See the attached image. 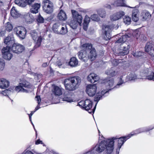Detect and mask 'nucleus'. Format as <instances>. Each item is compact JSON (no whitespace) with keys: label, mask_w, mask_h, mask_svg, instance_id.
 Returning <instances> with one entry per match:
<instances>
[{"label":"nucleus","mask_w":154,"mask_h":154,"mask_svg":"<svg viewBox=\"0 0 154 154\" xmlns=\"http://www.w3.org/2000/svg\"><path fill=\"white\" fill-rule=\"evenodd\" d=\"M30 34L35 42L36 44L35 47H38V30H32L30 32Z\"/></svg>","instance_id":"nucleus-15"},{"label":"nucleus","mask_w":154,"mask_h":154,"mask_svg":"<svg viewBox=\"0 0 154 154\" xmlns=\"http://www.w3.org/2000/svg\"><path fill=\"white\" fill-rule=\"evenodd\" d=\"M81 81V78L77 76L68 78L65 79L64 85L66 90L73 91L79 87Z\"/></svg>","instance_id":"nucleus-2"},{"label":"nucleus","mask_w":154,"mask_h":154,"mask_svg":"<svg viewBox=\"0 0 154 154\" xmlns=\"http://www.w3.org/2000/svg\"><path fill=\"white\" fill-rule=\"evenodd\" d=\"M114 25H103L102 27V36L106 40L110 39L111 38V32L114 27Z\"/></svg>","instance_id":"nucleus-5"},{"label":"nucleus","mask_w":154,"mask_h":154,"mask_svg":"<svg viewBox=\"0 0 154 154\" xmlns=\"http://www.w3.org/2000/svg\"><path fill=\"white\" fill-rule=\"evenodd\" d=\"M38 4L35 3L32 5V8L31 9V12L33 14H36L38 12Z\"/></svg>","instance_id":"nucleus-31"},{"label":"nucleus","mask_w":154,"mask_h":154,"mask_svg":"<svg viewBox=\"0 0 154 154\" xmlns=\"http://www.w3.org/2000/svg\"><path fill=\"white\" fill-rule=\"evenodd\" d=\"M153 46V45L152 43L147 42L145 47V51L149 54L150 52H152V50L154 49Z\"/></svg>","instance_id":"nucleus-30"},{"label":"nucleus","mask_w":154,"mask_h":154,"mask_svg":"<svg viewBox=\"0 0 154 154\" xmlns=\"http://www.w3.org/2000/svg\"><path fill=\"white\" fill-rule=\"evenodd\" d=\"M57 17L60 20L63 21L66 20L67 19L66 13L62 10L60 11L58 14Z\"/></svg>","instance_id":"nucleus-20"},{"label":"nucleus","mask_w":154,"mask_h":154,"mask_svg":"<svg viewBox=\"0 0 154 154\" xmlns=\"http://www.w3.org/2000/svg\"><path fill=\"white\" fill-rule=\"evenodd\" d=\"M114 5L116 6L128 7L124 3V0H117L114 2ZM131 8H132L130 6H128Z\"/></svg>","instance_id":"nucleus-26"},{"label":"nucleus","mask_w":154,"mask_h":154,"mask_svg":"<svg viewBox=\"0 0 154 154\" xmlns=\"http://www.w3.org/2000/svg\"><path fill=\"white\" fill-rule=\"evenodd\" d=\"M32 125L33 126V128L34 129V130H35V134H36V137H37V131H36L35 129V127H34V125L32 124Z\"/></svg>","instance_id":"nucleus-64"},{"label":"nucleus","mask_w":154,"mask_h":154,"mask_svg":"<svg viewBox=\"0 0 154 154\" xmlns=\"http://www.w3.org/2000/svg\"><path fill=\"white\" fill-rule=\"evenodd\" d=\"M10 48L9 47L6 46V47H4L2 50L3 58L9 60L11 59L13 56L12 54L10 53Z\"/></svg>","instance_id":"nucleus-9"},{"label":"nucleus","mask_w":154,"mask_h":154,"mask_svg":"<svg viewBox=\"0 0 154 154\" xmlns=\"http://www.w3.org/2000/svg\"><path fill=\"white\" fill-rule=\"evenodd\" d=\"M21 154H34V153L32 151L25 150Z\"/></svg>","instance_id":"nucleus-55"},{"label":"nucleus","mask_w":154,"mask_h":154,"mask_svg":"<svg viewBox=\"0 0 154 154\" xmlns=\"http://www.w3.org/2000/svg\"><path fill=\"white\" fill-rule=\"evenodd\" d=\"M57 66L60 67V68H64V67L65 66V63L62 62L61 61L59 60L57 62Z\"/></svg>","instance_id":"nucleus-47"},{"label":"nucleus","mask_w":154,"mask_h":154,"mask_svg":"<svg viewBox=\"0 0 154 154\" xmlns=\"http://www.w3.org/2000/svg\"><path fill=\"white\" fill-rule=\"evenodd\" d=\"M10 48L13 52L17 54L21 53L24 50V47L23 45L15 43Z\"/></svg>","instance_id":"nucleus-10"},{"label":"nucleus","mask_w":154,"mask_h":154,"mask_svg":"<svg viewBox=\"0 0 154 154\" xmlns=\"http://www.w3.org/2000/svg\"><path fill=\"white\" fill-rule=\"evenodd\" d=\"M46 20V19H44L42 16L39 14V23H43Z\"/></svg>","instance_id":"nucleus-53"},{"label":"nucleus","mask_w":154,"mask_h":154,"mask_svg":"<svg viewBox=\"0 0 154 154\" xmlns=\"http://www.w3.org/2000/svg\"><path fill=\"white\" fill-rule=\"evenodd\" d=\"M11 16L14 17H18L20 15L16 9L14 7H13L11 9Z\"/></svg>","instance_id":"nucleus-33"},{"label":"nucleus","mask_w":154,"mask_h":154,"mask_svg":"<svg viewBox=\"0 0 154 154\" xmlns=\"http://www.w3.org/2000/svg\"><path fill=\"white\" fill-rule=\"evenodd\" d=\"M35 0H25V2L27 4L30 5Z\"/></svg>","instance_id":"nucleus-56"},{"label":"nucleus","mask_w":154,"mask_h":154,"mask_svg":"<svg viewBox=\"0 0 154 154\" xmlns=\"http://www.w3.org/2000/svg\"><path fill=\"white\" fill-rule=\"evenodd\" d=\"M44 11L46 13L50 14L53 11V3L49 0H44L42 3Z\"/></svg>","instance_id":"nucleus-6"},{"label":"nucleus","mask_w":154,"mask_h":154,"mask_svg":"<svg viewBox=\"0 0 154 154\" xmlns=\"http://www.w3.org/2000/svg\"><path fill=\"white\" fill-rule=\"evenodd\" d=\"M5 65V63L3 61L0 62V70H2Z\"/></svg>","instance_id":"nucleus-57"},{"label":"nucleus","mask_w":154,"mask_h":154,"mask_svg":"<svg viewBox=\"0 0 154 154\" xmlns=\"http://www.w3.org/2000/svg\"><path fill=\"white\" fill-rule=\"evenodd\" d=\"M67 32V28L66 26H62L61 29L59 30V32L58 34L64 35L66 34Z\"/></svg>","instance_id":"nucleus-36"},{"label":"nucleus","mask_w":154,"mask_h":154,"mask_svg":"<svg viewBox=\"0 0 154 154\" xmlns=\"http://www.w3.org/2000/svg\"><path fill=\"white\" fill-rule=\"evenodd\" d=\"M4 43L7 45L10 48L11 45H13L15 43V40L14 37L13 35H9L4 40Z\"/></svg>","instance_id":"nucleus-17"},{"label":"nucleus","mask_w":154,"mask_h":154,"mask_svg":"<svg viewBox=\"0 0 154 154\" xmlns=\"http://www.w3.org/2000/svg\"><path fill=\"white\" fill-rule=\"evenodd\" d=\"M142 19L143 21L149 19L151 17V15L149 12L146 11H143L141 14Z\"/></svg>","instance_id":"nucleus-21"},{"label":"nucleus","mask_w":154,"mask_h":154,"mask_svg":"<svg viewBox=\"0 0 154 154\" xmlns=\"http://www.w3.org/2000/svg\"><path fill=\"white\" fill-rule=\"evenodd\" d=\"M144 131V130H143V128H139L135 131L134 132H131L129 134H130V136H131H131H132L134 135L137 134Z\"/></svg>","instance_id":"nucleus-37"},{"label":"nucleus","mask_w":154,"mask_h":154,"mask_svg":"<svg viewBox=\"0 0 154 154\" xmlns=\"http://www.w3.org/2000/svg\"><path fill=\"white\" fill-rule=\"evenodd\" d=\"M79 23L74 19L71 20L69 23V25L71 28L73 29H76Z\"/></svg>","instance_id":"nucleus-32"},{"label":"nucleus","mask_w":154,"mask_h":154,"mask_svg":"<svg viewBox=\"0 0 154 154\" xmlns=\"http://www.w3.org/2000/svg\"><path fill=\"white\" fill-rule=\"evenodd\" d=\"M53 92L55 95L57 96H60L62 94V89L57 86L54 87Z\"/></svg>","instance_id":"nucleus-27"},{"label":"nucleus","mask_w":154,"mask_h":154,"mask_svg":"<svg viewBox=\"0 0 154 154\" xmlns=\"http://www.w3.org/2000/svg\"><path fill=\"white\" fill-rule=\"evenodd\" d=\"M31 74L33 75L34 77L35 78L38 79V75L37 73H34L32 72L31 73Z\"/></svg>","instance_id":"nucleus-58"},{"label":"nucleus","mask_w":154,"mask_h":154,"mask_svg":"<svg viewBox=\"0 0 154 154\" xmlns=\"http://www.w3.org/2000/svg\"><path fill=\"white\" fill-rule=\"evenodd\" d=\"M78 56L80 59L86 62L88 59H90L91 61L94 60L97 56V54L94 49L90 52V54L86 51L82 50L78 53Z\"/></svg>","instance_id":"nucleus-3"},{"label":"nucleus","mask_w":154,"mask_h":154,"mask_svg":"<svg viewBox=\"0 0 154 154\" xmlns=\"http://www.w3.org/2000/svg\"><path fill=\"white\" fill-rule=\"evenodd\" d=\"M119 79V81L118 82L117 84L116 85V86L114 87V88H119V86L124 83V81L123 80H122V78H121V77Z\"/></svg>","instance_id":"nucleus-50"},{"label":"nucleus","mask_w":154,"mask_h":154,"mask_svg":"<svg viewBox=\"0 0 154 154\" xmlns=\"http://www.w3.org/2000/svg\"><path fill=\"white\" fill-rule=\"evenodd\" d=\"M16 35L21 40L24 39L26 36V29L23 27L18 26L15 29Z\"/></svg>","instance_id":"nucleus-7"},{"label":"nucleus","mask_w":154,"mask_h":154,"mask_svg":"<svg viewBox=\"0 0 154 154\" xmlns=\"http://www.w3.org/2000/svg\"><path fill=\"white\" fill-rule=\"evenodd\" d=\"M14 2L16 4L22 7H25L26 5L24 0H15Z\"/></svg>","instance_id":"nucleus-34"},{"label":"nucleus","mask_w":154,"mask_h":154,"mask_svg":"<svg viewBox=\"0 0 154 154\" xmlns=\"http://www.w3.org/2000/svg\"><path fill=\"white\" fill-rule=\"evenodd\" d=\"M124 22L127 24H129L131 21V18L128 16H125L123 19Z\"/></svg>","instance_id":"nucleus-40"},{"label":"nucleus","mask_w":154,"mask_h":154,"mask_svg":"<svg viewBox=\"0 0 154 154\" xmlns=\"http://www.w3.org/2000/svg\"><path fill=\"white\" fill-rule=\"evenodd\" d=\"M72 15L73 17V19L79 23L80 26H81L83 20L82 15L79 14L78 12L75 10L72 11Z\"/></svg>","instance_id":"nucleus-13"},{"label":"nucleus","mask_w":154,"mask_h":154,"mask_svg":"<svg viewBox=\"0 0 154 154\" xmlns=\"http://www.w3.org/2000/svg\"><path fill=\"white\" fill-rule=\"evenodd\" d=\"M85 101H82L79 102V105L82 107L85 108Z\"/></svg>","instance_id":"nucleus-54"},{"label":"nucleus","mask_w":154,"mask_h":154,"mask_svg":"<svg viewBox=\"0 0 154 154\" xmlns=\"http://www.w3.org/2000/svg\"><path fill=\"white\" fill-rule=\"evenodd\" d=\"M149 54L154 57V49L152 50V52H150Z\"/></svg>","instance_id":"nucleus-59"},{"label":"nucleus","mask_w":154,"mask_h":154,"mask_svg":"<svg viewBox=\"0 0 154 154\" xmlns=\"http://www.w3.org/2000/svg\"><path fill=\"white\" fill-rule=\"evenodd\" d=\"M32 86L30 84L25 80H23L19 83V86H16L15 88L16 91L19 92L20 91L23 92H28V90L26 88H30Z\"/></svg>","instance_id":"nucleus-4"},{"label":"nucleus","mask_w":154,"mask_h":154,"mask_svg":"<svg viewBox=\"0 0 154 154\" xmlns=\"http://www.w3.org/2000/svg\"><path fill=\"white\" fill-rule=\"evenodd\" d=\"M123 61L122 60H114L112 61V64L114 66H117L119 63H122Z\"/></svg>","instance_id":"nucleus-41"},{"label":"nucleus","mask_w":154,"mask_h":154,"mask_svg":"<svg viewBox=\"0 0 154 154\" xmlns=\"http://www.w3.org/2000/svg\"><path fill=\"white\" fill-rule=\"evenodd\" d=\"M125 15L124 12L120 11L113 14L110 16V20L112 21H116Z\"/></svg>","instance_id":"nucleus-16"},{"label":"nucleus","mask_w":154,"mask_h":154,"mask_svg":"<svg viewBox=\"0 0 154 154\" xmlns=\"http://www.w3.org/2000/svg\"><path fill=\"white\" fill-rule=\"evenodd\" d=\"M13 29L12 25L9 23L8 22L6 26V30L10 32Z\"/></svg>","instance_id":"nucleus-42"},{"label":"nucleus","mask_w":154,"mask_h":154,"mask_svg":"<svg viewBox=\"0 0 154 154\" xmlns=\"http://www.w3.org/2000/svg\"><path fill=\"white\" fill-rule=\"evenodd\" d=\"M63 100L66 101L68 102H72L73 100L70 97L67 96H65L63 98Z\"/></svg>","instance_id":"nucleus-49"},{"label":"nucleus","mask_w":154,"mask_h":154,"mask_svg":"<svg viewBox=\"0 0 154 154\" xmlns=\"http://www.w3.org/2000/svg\"><path fill=\"white\" fill-rule=\"evenodd\" d=\"M91 19L92 20L98 21L99 20V18L97 14H94L91 16Z\"/></svg>","instance_id":"nucleus-48"},{"label":"nucleus","mask_w":154,"mask_h":154,"mask_svg":"<svg viewBox=\"0 0 154 154\" xmlns=\"http://www.w3.org/2000/svg\"><path fill=\"white\" fill-rule=\"evenodd\" d=\"M9 85L8 81L4 79H0V88H5L8 87Z\"/></svg>","instance_id":"nucleus-22"},{"label":"nucleus","mask_w":154,"mask_h":154,"mask_svg":"<svg viewBox=\"0 0 154 154\" xmlns=\"http://www.w3.org/2000/svg\"><path fill=\"white\" fill-rule=\"evenodd\" d=\"M99 79L98 76L94 73H91L87 77L88 81L91 83H94L97 81Z\"/></svg>","instance_id":"nucleus-19"},{"label":"nucleus","mask_w":154,"mask_h":154,"mask_svg":"<svg viewBox=\"0 0 154 154\" xmlns=\"http://www.w3.org/2000/svg\"><path fill=\"white\" fill-rule=\"evenodd\" d=\"M105 7L108 9H111V6L109 5H105Z\"/></svg>","instance_id":"nucleus-62"},{"label":"nucleus","mask_w":154,"mask_h":154,"mask_svg":"<svg viewBox=\"0 0 154 154\" xmlns=\"http://www.w3.org/2000/svg\"><path fill=\"white\" fill-rule=\"evenodd\" d=\"M60 25V24L59 23H57L54 24L52 27V29L54 33L57 34L58 33L59 30L58 28Z\"/></svg>","instance_id":"nucleus-35"},{"label":"nucleus","mask_w":154,"mask_h":154,"mask_svg":"<svg viewBox=\"0 0 154 154\" xmlns=\"http://www.w3.org/2000/svg\"><path fill=\"white\" fill-rule=\"evenodd\" d=\"M147 79L149 80H153L154 81V72H152L151 74L147 77Z\"/></svg>","instance_id":"nucleus-51"},{"label":"nucleus","mask_w":154,"mask_h":154,"mask_svg":"<svg viewBox=\"0 0 154 154\" xmlns=\"http://www.w3.org/2000/svg\"><path fill=\"white\" fill-rule=\"evenodd\" d=\"M121 46L122 48L123 47V49H119V52H118V54L122 55L127 54L129 52L128 49L130 48V46L129 44L123 43Z\"/></svg>","instance_id":"nucleus-12"},{"label":"nucleus","mask_w":154,"mask_h":154,"mask_svg":"<svg viewBox=\"0 0 154 154\" xmlns=\"http://www.w3.org/2000/svg\"><path fill=\"white\" fill-rule=\"evenodd\" d=\"M24 17L25 19V21L27 23H32V20L29 14H28L27 15L25 16Z\"/></svg>","instance_id":"nucleus-38"},{"label":"nucleus","mask_w":154,"mask_h":154,"mask_svg":"<svg viewBox=\"0 0 154 154\" xmlns=\"http://www.w3.org/2000/svg\"><path fill=\"white\" fill-rule=\"evenodd\" d=\"M128 77L130 80H134L136 79L137 76L135 74L131 73L128 75Z\"/></svg>","instance_id":"nucleus-46"},{"label":"nucleus","mask_w":154,"mask_h":154,"mask_svg":"<svg viewBox=\"0 0 154 154\" xmlns=\"http://www.w3.org/2000/svg\"><path fill=\"white\" fill-rule=\"evenodd\" d=\"M131 137L130 134H128V135L123 137H121L119 138H118L116 137L117 139H118V148L116 149V153H118V154L119 153L120 149L121 148V146L124 143V142L126 140L130 137Z\"/></svg>","instance_id":"nucleus-11"},{"label":"nucleus","mask_w":154,"mask_h":154,"mask_svg":"<svg viewBox=\"0 0 154 154\" xmlns=\"http://www.w3.org/2000/svg\"><path fill=\"white\" fill-rule=\"evenodd\" d=\"M139 10L137 9L134 10L132 11V19L135 22H137L139 20Z\"/></svg>","instance_id":"nucleus-24"},{"label":"nucleus","mask_w":154,"mask_h":154,"mask_svg":"<svg viewBox=\"0 0 154 154\" xmlns=\"http://www.w3.org/2000/svg\"><path fill=\"white\" fill-rule=\"evenodd\" d=\"M69 65L71 66L75 67L78 64V60L75 57H73L71 58L69 63Z\"/></svg>","instance_id":"nucleus-29"},{"label":"nucleus","mask_w":154,"mask_h":154,"mask_svg":"<svg viewBox=\"0 0 154 154\" xmlns=\"http://www.w3.org/2000/svg\"><path fill=\"white\" fill-rule=\"evenodd\" d=\"M48 64L47 63H45L42 64V66L43 67H45L48 66Z\"/></svg>","instance_id":"nucleus-61"},{"label":"nucleus","mask_w":154,"mask_h":154,"mask_svg":"<svg viewBox=\"0 0 154 154\" xmlns=\"http://www.w3.org/2000/svg\"><path fill=\"white\" fill-rule=\"evenodd\" d=\"M110 89H106V90H103L101 92H99L98 93L95 97L94 100L98 102L100 100L102 97L105 94H106L108 93L109 90Z\"/></svg>","instance_id":"nucleus-18"},{"label":"nucleus","mask_w":154,"mask_h":154,"mask_svg":"<svg viewBox=\"0 0 154 154\" xmlns=\"http://www.w3.org/2000/svg\"><path fill=\"white\" fill-rule=\"evenodd\" d=\"M133 55L136 57H138L141 56L142 55V53L140 51L136 52L134 53Z\"/></svg>","instance_id":"nucleus-52"},{"label":"nucleus","mask_w":154,"mask_h":154,"mask_svg":"<svg viewBox=\"0 0 154 154\" xmlns=\"http://www.w3.org/2000/svg\"><path fill=\"white\" fill-rule=\"evenodd\" d=\"M113 84L114 81L112 79H111L107 81L106 83V85L107 86V88L108 89L112 87L113 86Z\"/></svg>","instance_id":"nucleus-39"},{"label":"nucleus","mask_w":154,"mask_h":154,"mask_svg":"<svg viewBox=\"0 0 154 154\" xmlns=\"http://www.w3.org/2000/svg\"><path fill=\"white\" fill-rule=\"evenodd\" d=\"M90 20V17L86 15L83 23V28L86 31L87 30Z\"/></svg>","instance_id":"nucleus-25"},{"label":"nucleus","mask_w":154,"mask_h":154,"mask_svg":"<svg viewBox=\"0 0 154 154\" xmlns=\"http://www.w3.org/2000/svg\"><path fill=\"white\" fill-rule=\"evenodd\" d=\"M92 105V102L89 99L85 100V109L88 110L91 108Z\"/></svg>","instance_id":"nucleus-28"},{"label":"nucleus","mask_w":154,"mask_h":154,"mask_svg":"<svg viewBox=\"0 0 154 154\" xmlns=\"http://www.w3.org/2000/svg\"><path fill=\"white\" fill-rule=\"evenodd\" d=\"M81 48L82 49V50L84 51H86L88 53L90 54V52L94 49V50L96 54H97L96 50L94 48H92V45L91 44L89 43H86L83 44L81 46Z\"/></svg>","instance_id":"nucleus-14"},{"label":"nucleus","mask_w":154,"mask_h":154,"mask_svg":"<svg viewBox=\"0 0 154 154\" xmlns=\"http://www.w3.org/2000/svg\"><path fill=\"white\" fill-rule=\"evenodd\" d=\"M5 34V32L4 31H1L0 32V36H4Z\"/></svg>","instance_id":"nucleus-60"},{"label":"nucleus","mask_w":154,"mask_h":154,"mask_svg":"<svg viewBox=\"0 0 154 154\" xmlns=\"http://www.w3.org/2000/svg\"><path fill=\"white\" fill-rule=\"evenodd\" d=\"M32 125L33 126V128L34 129V130H35V134H36V137H37V131H36L35 129V127H34V125L32 124Z\"/></svg>","instance_id":"nucleus-63"},{"label":"nucleus","mask_w":154,"mask_h":154,"mask_svg":"<svg viewBox=\"0 0 154 154\" xmlns=\"http://www.w3.org/2000/svg\"><path fill=\"white\" fill-rule=\"evenodd\" d=\"M35 98L37 99L36 100L37 101L38 105H37L36 107L35 108V110L34 111H33L31 112V113L30 114H28L29 116H31L33 115V114L34 113V112L36 110H38V95H37V94L36 96L35 97Z\"/></svg>","instance_id":"nucleus-43"},{"label":"nucleus","mask_w":154,"mask_h":154,"mask_svg":"<svg viewBox=\"0 0 154 154\" xmlns=\"http://www.w3.org/2000/svg\"><path fill=\"white\" fill-rule=\"evenodd\" d=\"M97 87L95 84H91L88 85L86 88L87 93L90 97L94 96L96 93Z\"/></svg>","instance_id":"nucleus-8"},{"label":"nucleus","mask_w":154,"mask_h":154,"mask_svg":"<svg viewBox=\"0 0 154 154\" xmlns=\"http://www.w3.org/2000/svg\"><path fill=\"white\" fill-rule=\"evenodd\" d=\"M106 73L107 75L112 76H114L116 74V73L115 71L113 69H111L108 71Z\"/></svg>","instance_id":"nucleus-44"},{"label":"nucleus","mask_w":154,"mask_h":154,"mask_svg":"<svg viewBox=\"0 0 154 154\" xmlns=\"http://www.w3.org/2000/svg\"><path fill=\"white\" fill-rule=\"evenodd\" d=\"M116 139V137H113L110 139H109L106 140L102 141L100 143L96 145L93 148V150L94 151L95 150L100 153L106 149L108 153H111L114 149V140Z\"/></svg>","instance_id":"nucleus-1"},{"label":"nucleus","mask_w":154,"mask_h":154,"mask_svg":"<svg viewBox=\"0 0 154 154\" xmlns=\"http://www.w3.org/2000/svg\"><path fill=\"white\" fill-rule=\"evenodd\" d=\"M98 14L101 17L103 18L106 16V13L104 10H101L99 11Z\"/></svg>","instance_id":"nucleus-45"},{"label":"nucleus","mask_w":154,"mask_h":154,"mask_svg":"<svg viewBox=\"0 0 154 154\" xmlns=\"http://www.w3.org/2000/svg\"><path fill=\"white\" fill-rule=\"evenodd\" d=\"M132 35V32L130 33H127L125 35H123L122 37L120 38L119 39H118L116 42L117 43H120L122 42H125L127 38H129L131 37Z\"/></svg>","instance_id":"nucleus-23"}]
</instances>
